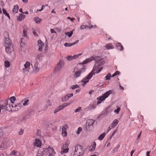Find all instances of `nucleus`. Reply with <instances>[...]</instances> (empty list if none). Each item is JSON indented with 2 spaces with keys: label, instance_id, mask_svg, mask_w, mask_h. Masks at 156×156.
<instances>
[{
  "label": "nucleus",
  "instance_id": "obj_1",
  "mask_svg": "<svg viewBox=\"0 0 156 156\" xmlns=\"http://www.w3.org/2000/svg\"><path fill=\"white\" fill-rule=\"evenodd\" d=\"M102 69L103 67H99V66H96L95 65L94 66L91 72L89 74L87 77L84 78L82 81L81 82L83 83L82 84V85L84 86V84H86L89 81V80L91 78L93 75H94L95 73H98Z\"/></svg>",
  "mask_w": 156,
  "mask_h": 156
},
{
  "label": "nucleus",
  "instance_id": "obj_2",
  "mask_svg": "<svg viewBox=\"0 0 156 156\" xmlns=\"http://www.w3.org/2000/svg\"><path fill=\"white\" fill-rule=\"evenodd\" d=\"M86 67L83 65L82 67L79 69L78 66L75 67L73 69L72 75L73 78L76 79L81 76V74L84 73L86 70Z\"/></svg>",
  "mask_w": 156,
  "mask_h": 156
},
{
  "label": "nucleus",
  "instance_id": "obj_3",
  "mask_svg": "<svg viewBox=\"0 0 156 156\" xmlns=\"http://www.w3.org/2000/svg\"><path fill=\"white\" fill-rule=\"evenodd\" d=\"M84 154L82 149V147L80 145H77L75 147V151L73 156H82Z\"/></svg>",
  "mask_w": 156,
  "mask_h": 156
},
{
  "label": "nucleus",
  "instance_id": "obj_4",
  "mask_svg": "<svg viewBox=\"0 0 156 156\" xmlns=\"http://www.w3.org/2000/svg\"><path fill=\"white\" fill-rule=\"evenodd\" d=\"M5 51L7 53H11L14 51L13 46L12 45L11 41H6L5 42Z\"/></svg>",
  "mask_w": 156,
  "mask_h": 156
},
{
  "label": "nucleus",
  "instance_id": "obj_5",
  "mask_svg": "<svg viewBox=\"0 0 156 156\" xmlns=\"http://www.w3.org/2000/svg\"><path fill=\"white\" fill-rule=\"evenodd\" d=\"M13 103L11 102V101H9V100H5L4 101V104L1 105V106H4L3 108L2 109L6 108V110L9 111H13L12 107V103Z\"/></svg>",
  "mask_w": 156,
  "mask_h": 156
},
{
  "label": "nucleus",
  "instance_id": "obj_6",
  "mask_svg": "<svg viewBox=\"0 0 156 156\" xmlns=\"http://www.w3.org/2000/svg\"><path fill=\"white\" fill-rule=\"evenodd\" d=\"M38 45L39 47V51H43L44 50V52L46 53V52L48 50V46L47 45H44V43L42 41L40 40H38L37 41Z\"/></svg>",
  "mask_w": 156,
  "mask_h": 156
},
{
  "label": "nucleus",
  "instance_id": "obj_7",
  "mask_svg": "<svg viewBox=\"0 0 156 156\" xmlns=\"http://www.w3.org/2000/svg\"><path fill=\"white\" fill-rule=\"evenodd\" d=\"M95 121L92 119H88L87 120L86 123V129L87 130L90 131L94 128V124Z\"/></svg>",
  "mask_w": 156,
  "mask_h": 156
},
{
  "label": "nucleus",
  "instance_id": "obj_8",
  "mask_svg": "<svg viewBox=\"0 0 156 156\" xmlns=\"http://www.w3.org/2000/svg\"><path fill=\"white\" fill-rule=\"evenodd\" d=\"M96 59L100 60V62H101V58L100 57L98 56H92L89 58L86 59L82 63H79V64L83 65L86 64L87 63L90 62L92 60H95L96 61Z\"/></svg>",
  "mask_w": 156,
  "mask_h": 156
},
{
  "label": "nucleus",
  "instance_id": "obj_9",
  "mask_svg": "<svg viewBox=\"0 0 156 156\" xmlns=\"http://www.w3.org/2000/svg\"><path fill=\"white\" fill-rule=\"evenodd\" d=\"M30 62L27 61L24 64V67L22 69V71L24 73H28L30 69Z\"/></svg>",
  "mask_w": 156,
  "mask_h": 156
},
{
  "label": "nucleus",
  "instance_id": "obj_10",
  "mask_svg": "<svg viewBox=\"0 0 156 156\" xmlns=\"http://www.w3.org/2000/svg\"><path fill=\"white\" fill-rule=\"evenodd\" d=\"M22 102L19 103L16 105L14 103H12V110L14 111H17L20 109L22 107Z\"/></svg>",
  "mask_w": 156,
  "mask_h": 156
},
{
  "label": "nucleus",
  "instance_id": "obj_11",
  "mask_svg": "<svg viewBox=\"0 0 156 156\" xmlns=\"http://www.w3.org/2000/svg\"><path fill=\"white\" fill-rule=\"evenodd\" d=\"M64 62L61 60H60L58 63L56 65L55 67V71L56 72L60 70L63 67Z\"/></svg>",
  "mask_w": 156,
  "mask_h": 156
},
{
  "label": "nucleus",
  "instance_id": "obj_12",
  "mask_svg": "<svg viewBox=\"0 0 156 156\" xmlns=\"http://www.w3.org/2000/svg\"><path fill=\"white\" fill-rule=\"evenodd\" d=\"M68 128V125L65 124L63 125L62 128V135L63 136H66V129Z\"/></svg>",
  "mask_w": 156,
  "mask_h": 156
},
{
  "label": "nucleus",
  "instance_id": "obj_13",
  "mask_svg": "<svg viewBox=\"0 0 156 156\" xmlns=\"http://www.w3.org/2000/svg\"><path fill=\"white\" fill-rule=\"evenodd\" d=\"M46 150L48 151V156H53L55 154V152L52 147H48Z\"/></svg>",
  "mask_w": 156,
  "mask_h": 156
},
{
  "label": "nucleus",
  "instance_id": "obj_14",
  "mask_svg": "<svg viewBox=\"0 0 156 156\" xmlns=\"http://www.w3.org/2000/svg\"><path fill=\"white\" fill-rule=\"evenodd\" d=\"M39 69L38 63H35L33 67V72L34 73H37L39 71Z\"/></svg>",
  "mask_w": 156,
  "mask_h": 156
},
{
  "label": "nucleus",
  "instance_id": "obj_15",
  "mask_svg": "<svg viewBox=\"0 0 156 156\" xmlns=\"http://www.w3.org/2000/svg\"><path fill=\"white\" fill-rule=\"evenodd\" d=\"M73 96V93H70L68 94L66 96H65L64 98H62V100L63 101H66L68 100L70 98L72 97Z\"/></svg>",
  "mask_w": 156,
  "mask_h": 156
},
{
  "label": "nucleus",
  "instance_id": "obj_16",
  "mask_svg": "<svg viewBox=\"0 0 156 156\" xmlns=\"http://www.w3.org/2000/svg\"><path fill=\"white\" fill-rule=\"evenodd\" d=\"M118 123V121L117 119L114 120L108 128V129H109L108 131L114 127Z\"/></svg>",
  "mask_w": 156,
  "mask_h": 156
},
{
  "label": "nucleus",
  "instance_id": "obj_17",
  "mask_svg": "<svg viewBox=\"0 0 156 156\" xmlns=\"http://www.w3.org/2000/svg\"><path fill=\"white\" fill-rule=\"evenodd\" d=\"M79 40H76L74 42L72 43H66L64 44V45L65 47H70L77 44L79 42Z\"/></svg>",
  "mask_w": 156,
  "mask_h": 156
},
{
  "label": "nucleus",
  "instance_id": "obj_18",
  "mask_svg": "<svg viewBox=\"0 0 156 156\" xmlns=\"http://www.w3.org/2000/svg\"><path fill=\"white\" fill-rule=\"evenodd\" d=\"M4 37L5 38V42L6 41H11L9 38V33L7 32H5L4 34Z\"/></svg>",
  "mask_w": 156,
  "mask_h": 156
},
{
  "label": "nucleus",
  "instance_id": "obj_19",
  "mask_svg": "<svg viewBox=\"0 0 156 156\" xmlns=\"http://www.w3.org/2000/svg\"><path fill=\"white\" fill-rule=\"evenodd\" d=\"M96 146V143L95 142H94L93 144L90 146L89 150L90 151H93L95 150Z\"/></svg>",
  "mask_w": 156,
  "mask_h": 156
},
{
  "label": "nucleus",
  "instance_id": "obj_20",
  "mask_svg": "<svg viewBox=\"0 0 156 156\" xmlns=\"http://www.w3.org/2000/svg\"><path fill=\"white\" fill-rule=\"evenodd\" d=\"M96 106H94L93 104H90L86 108V109L87 111H88L89 110H91L94 109L95 108Z\"/></svg>",
  "mask_w": 156,
  "mask_h": 156
},
{
  "label": "nucleus",
  "instance_id": "obj_21",
  "mask_svg": "<svg viewBox=\"0 0 156 156\" xmlns=\"http://www.w3.org/2000/svg\"><path fill=\"white\" fill-rule=\"evenodd\" d=\"M105 98L103 95L98 97L97 99V100H98L97 101V104H100L102 101L105 100Z\"/></svg>",
  "mask_w": 156,
  "mask_h": 156
},
{
  "label": "nucleus",
  "instance_id": "obj_22",
  "mask_svg": "<svg viewBox=\"0 0 156 156\" xmlns=\"http://www.w3.org/2000/svg\"><path fill=\"white\" fill-rule=\"evenodd\" d=\"M23 36L24 37H27V33L28 28L26 26H24V27H23Z\"/></svg>",
  "mask_w": 156,
  "mask_h": 156
},
{
  "label": "nucleus",
  "instance_id": "obj_23",
  "mask_svg": "<svg viewBox=\"0 0 156 156\" xmlns=\"http://www.w3.org/2000/svg\"><path fill=\"white\" fill-rule=\"evenodd\" d=\"M11 155H14L15 156H22L20 152L13 150L11 153Z\"/></svg>",
  "mask_w": 156,
  "mask_h": 156
},
{
  "label": "nucleus",
  "instance_id": "obj_24",
  "mask_svg": "<svg viewBox=\"0 0 156 156\" xmlns=\"http://www.w3.org/2000/svg\"><path fill=\"white\" fill-rule=\"evenodd\" d=\"M23 102V105L24 106L28 105L29 104V100L28 98H25L22 101V103Z\"/></svg>",
  "mask_w": 156,
  "mask_h": 156
},
{
  "label": "nucleus",
  "instance_id": "obj_25",
  "mask_svg": "<svg viewBox=\"0 0 156 156\" xmlns=\"http://www.w3.org/2000/svg\"><path fill=\"white\" fill-rule=\"evenodd\" d=\"M25 16L22 14H20L18 16L17 20L19 21H21L25 18Z\"/></svg>",
  "mask_w": 156,
  "mask_h": 156
},
{
  "label": "nucleus",
  "instance_id": "obj_26",
  "mask_svg": "<svg viewBox=\"0 0 156 156\" xmlns=\"http://www.w3.org/2000/svg\"><path fill=\"white\" fill-rule=\"evenodd\" d=\"M35 145L37 147H40L41 145V141L38 139L35 140V142H34Z\"/></svg>",
  "mask_w": 156,
  "mask_h": 156
},
{
  "label": "nucleus",
  "instance_id": "obj_27",
  "mask_svg": "<svg viewBox=\"0 0 156 156\" xmlns=\"http://www.w3.org/2000/svg\"><path fill=\"white\" fill-rule=\"evenodd\" d=\"M105 47L108 50L113 49L114 48V46L111 43H108L106 44L105 45Z\"/></svg>",
  "mask_w": 156,
  "mask_h": 156
},
{
  "label": "nucleus",
  "instance_id": "obj_28",
  "mask_svg": "<svg viewBox=\"0 0 156 156\" xmlns=\"http://www.w3.org/2000/svg\"><path fill=\"white\" fill-rule=\"evenodd\" d=\"M116 46L118 49L121 51L123 50V47L120 43H118L116 44Z\"/></svg>",
  "mask_w": 156,
  "mask_h": 156
},
{
  "label": "nucleus",
  "instance_id": "obj_29",
  "mask_svg": "<svg viewBox=\"0 0 156 156\" xmlns=\"http://www.w3.org/2000/svg\"><path fill=\"white\" fill-rule=\"evenodd\" d=\"M34 20L35 22L37 23H40L42 20L38 17H35L34 18Z\"/></svg>",
  "mask_w": 156,
  "mask_h": 156
},
{
  "label": "nucleus",
  "instance_id": "obj_30",
  "mask_svg": "<svg viewBox=\"0 0 156 156\" xmlns=\"http://www.w3.org/2000/svg\"><path fill=\"white\" fill-rule=\"evenodd\" d=\"M19 9V6L18 5H16L14 6L12 11L14 13H17L18 12Z\"/></svg>",
  "mask_w": 156,
  "mask_h": 156
},
{
  "label": "nucleus",
  "instance_id": "obj_31",
  "mask_svg": "<svg viewBox=\"0 0 156 156\" xmlns=\"http://www.w3.org/2000/svg\"><path fill=\"white\" fill-rule=\"evenodd\" d=\"M112 93V91L111 90H109L107 92H106L103 95L104 96L105 98L106 99L107 98L109 95L111 94Z\"/></svg>",
  "mask_w": 156,
  "mask_h": 156
},
{
  "label": "nucleus",
  "instance_id": "obj_32",
  "mask_svg": "<svg viewBox=\"0 0 156 156\" xmlns=\"http://www.w3.org/2000/svg\"><path fill=\"white\" fill-rule=\"evenodd\" d=\"M42 57L43 56L41 54L38 53L37 54L36 59L37 60H41L42 59Z\"/></svg>",
  "mask_w": 156,
  "mask_h": 156
},
{
  "label": "nucleus",
  "instance_id": "obj_33",
  "mask_svg": "<svg viewBox=\"0 0 156 156\" xmlns=\"http://www.w3.org/2000/svg\"><path fill=\"white\" fill-rule=\"evenodd\" d=\"M69 141L66 142V144L63 145V146L62 147V149H64L66 147H68V146H69Z\"/></svg>",
  "mask_w": 156,
  "mask_h": 156
},
{
  "label": "nucleus",
  "instance_id": "obj_34",
  "mask_svg": "<svg viewBox=\"0 0 156 156\" xmlns=\"http://www.w3.org/2000/svg\"><path fill=\"white\" fill-rule=\"evenodd\" d=\"M2 10H3V13L4 15H5L6 16H7L8 17V18L9 19H10V16H9V14L8 13H7V12H6V10L5 9H3Z\"/></svg>",
  "mask_w": 156,
  "mask_h": 156
},
{
  "label": "nucleus",
  "instance_id": "obj_35",
  "mask_svg": "<svg viewBox=\"0 0 156 156\" xmlns=\"http://www.w3.org/2000/svg\"><path fill=\"white\" fill-rule=\"evenodd\" d=\"M4 64L5 67L6 68L9 67L10 66L9 62L8 61H6L5 62Z\"/></svg>",
  "mask_w": 156,
  "mask_h": 156
},
{
  "label": "nucleus",
  "instance_id": "obj_36",
  "mask_svg": "<svg viewBox=\"0 0 156 156\" xmlns=\"http://www.w3.org/2000/svg\"><path fill=\"white\" fill-rule=\"evenodd\" d=\"M79 87V86L78 85L76 84L75 85H72L71 87V88L72 89H74L76 88H78Z\"/></svg>",
  "mask_w": 156,
  "mask_h": 156
},
{
  "label": "nucleus",
  "instance_id": "obj_37",
  "mask_svg": "<svg viewBox=\"0 0 156 156\" xmlns=\"http://www.w3.org/2000/svg\"><path fill=\"white\" fill-rule=\"evenodd\" d=\"M82 54V53L80 54L77 55H75L73 56H72L73 59H75L78 58Z\"/></svg>",
  "mask_w": 156,
  "mask_h": 156
},
{
  "label": "nucleus",
  "instance_id": "obj_38",
  "mask_svg": "<svg viewBox=\"0 0 156 156\" xmlns=\"http://www.w3.org/2000/svg\"><path fill=\"white\" fill-rule=\"evenodd\" d=\"M9 101H11V102L12 103H14V101L16 100V98L14 96H12L10 98V100H9Z\"/></svg>",
  "mask_w": 156,
  "mask_h": 156
},
{
  "label": "nucleus",
  "instance_id": "obj_39",
  "mask_svg": "<svg viewBox=\"0 0 156 156\" xmlns=\"http://www.w3.org/2000/svg\"><path fill=\"white\" fill-rule=\"evenodd\" d=\"M111 74L110 73H108V74L106 76H105L106 80H109L110 79V78L111 77Z\"/></svg>",
  "mask_w": 156,
  "mask_h": 156
},
{
  "label": "nucleus",
  "instance_id": "obj_40",
  "mask_svg": "<svg viewBox=\"0 0 156 156\" xmlns=\"http://www.w3.org/2000/svg\"><path fill=\"white\" fill-rule=\"evenodd\" d=\"M46 104L48 106H51L52 105V104L51 103L50 100L49 99H48L46 101Z\"/></svg>",
  "mask_w": 156,
  "mask_h": 156
},
{
  "label": "nucleus",
  "instance_id": "obj_41",
  "mask_svg": "<svg viewBox=\"0 0 156 156\" xmlns=\"http://www.w3.org/2000/svg\"><path fill=\"white\" fill-rule=\"evenodd\" d=\"M33 33L34 34V36L36 37H37L38 36V35L36 33V31L35 30L34 28H32V29Z\"/></svg>",
  "mask_w": 156,
  "mask_h": 156
},
{
  "label": "nucleus",
  "instance_id": "obj_42",
  "mask_svg": "<svg viewBox=\"0 0 156 156\" xmlns=\"http://www.w3.org/2000/svg\"><path fill=\"white\" fill-rule=\"evenodd\" d=\"M73 34V30L70 32H66V34L69 37H70Z\"/></svg>",
  "mask_w": 156,
  "mask_h": 156
},
{
  "label": "nucleus",
  "instance_id": "obj_43",
  "mask_svg": "<svg viewBox=\"0 0 156 156\" xmlns=\"http://www.w3.org/2000/svg\"><path fill=\"white\" fill-rule=\"evenodd\" d=\"M120 110V108L119 107H118L114 111V112L116 114H118Z\"/></svg>",
  "mask_w": 156,
  "mask_h": 156
},
{
  "label": "nucleus",
  "instance_id": "obj_44",
  "mask_svg": "<svg viewBox=\"0 0 156 156\" xmlns=\"http://www.w3.org/2000/svg\"><path fill=\"white\" fill-rule=\"evenodd\" d=\"M81 110V107H78L76 108V109L75 110L74 112H75L76 113L80 112Z\"/></svg>",
  "mask_w": 156,
  "mask_h": 156
},
{
  "label": "nucleus",
  "instance_id": "obj_45",
  "mask_svg": "<svg viewBox=\"0 0 156 156\" xmlns=\"http://www.w3.org/2000/svg\"><path fill=\"white\" fill-rule=\"evenodd\" d=\"M85 27H86V28H89L91 29L93 27V26L91 25L90 24L88 26L87 25H84Z\"/></svg>",
  "mask_w": 156,
  "mask_h": 156
},
{
  "label": "nucleus",
  "instance_id": "obj_46",
  "mask_svg": "<svg viewBox=\"0 0 156 156\" xmlns=\"http://www.w3.org/2000/svg\"><path fill=\"white\" fill-rule=\"evenodd\" d=\"M63 150H62V151H61V152H62L63 153H67L69 151V149L68 148V147H67V148H66V149H63Z\"/></svg>",
  "mask_w": 156,
  "mask_h": 156
},
{
  "label": "nucleus",
  "instance_id": "obj_47",
  "mask_svg": "<svg viewBox=\"0 0 156 156\" xmlns=\"http://www.w3.org/2000/svg\"><path fill=\"white\" fill-rule=\"evenodd\" d=\"M73 57L71 55L68 56L66 57L67 59L69 61H70L73 59Z\"/></svg>",
  "mask_w": 156,
  "mask_h": 156
},
{
  "label": "nucleus",
  "instance_id": "obj_48",
  "mask_svg": "<svg viewBox=\"0 0 156 156\" xmlns=\"http://www.w3.org/2000/svg\"><path fill=\"white\" fill-rule=\"evenodd\" d=\"M36 134L38 136H40L41 135V131L40 130H38Z\"/></svg>",
  "mask_w": 156,
  "mask_h": 156
},
{
  "label": "nucleus",
  "instance_id": "obj_49",
  "mask_svg": "<svg viewBox=\"0 0 156 156\" xmlns=\"http://www.w3.org/2000/svg\"><path fill=\"white\" fill-rule=\"evenodd\" d=\"M119 74V71H116L115 73H114L112 75V77H113Z\"/></svg>",
  "mask_w": 156,
  "mask_h": 156
},
{
  "label": "nucleus",
  "instance_id": "obj_50",
  "mask_svg": "<svg viewBox=\"0 0 156 156\" xmlns=\"http://www.w3.org/2000/svg\"><path fill=\"white\" fill-rule=\"evenodd\" d=\"M65 107V105L63 104L62 105L60 106L58 108V109H59V110H60L61 109H62Z\"/></svg>",
  "mask_w": 156,
  "mask_h": 156
},
{
  "label": "nucleus",
  "instance_id": "obj_51",
  "mask_svg": "<svg viewBox=\"0 0 156 156\" xmlns=\"http://www.w3.org/2000/svg\"><path fill=\"white\" fill-rule=\"evenodd\" d=\"M82 130V128L80 127H79L78 129V130L77 131L76 133L78 134H79L80 133V132Z\"/></svg>",
  "mask_w": 156,
  "mask_h": 156
},
{
  "label": "nucleus",
  "instance_id": "obj_52",
  "mask_svg": "<svg viewBox=\"0 0 156 156\" xmlns=\"http://www.w3.org/2000/svg\"><path fill=\"white\" fill-rule=\"evenodd\" d=\"M24 130L23 129H21L20 130V131L19 132V134L20 135H22L23 132Z\"/></svg>",
  "mask_w": 156,
  "mask_h": 156
},
{
  "label": "nucleus",
  "instance_id": "obj_53",
  "mask_svg": "<svg viewBox=\"0 0 156 156\" xmlns=\"http://www.w3.org/2000/svg\"><path fill=\"white\" fill-rule=\"evenodd\" d=\"M4 143H2V145L0 146V150H2L4 149Z\"/></svg>",
  "mask_w": 156,
  "mask_h": 156
},
{
  "label": "nucleus",
  "instance_id": "obj_54",
  "mask_svg": "<svg viewBox=\"0 0 156 156\" xmlns=\"http://www.w3.org/2000/svg\"><path fill=\"white\" fill-rule=\"evenodd\" d=\"M48 105H47L46 104L43 108V110H46L48 108Z\"/></svg>",
  "mask_w": 156,
  "mask_h": 156
},
{
  "label": "nucleus",
  "instance_id": "obj_55",
  "mask_svg": "<svg viewBox=\"0 0 156 156\" xmlns=\"http://www.w3.org/2000/svg\"><path fill=\"white\" fill-rule=\"evenodd\" d=\"M67 19H70V20L72 21L73 22V20H75V19L74 18H70L69 17H68Z\"/></svg>",
  "mask_w": 156,
  "mask_h": 156
},
{
  "label": "nucleus",
  "instance_id": "obj_56",
  "mask_svg": "<svg viewBox=\"0 0 156 156\" xmlns=\"http://www.w3.org/2000/svg\"><path fill=\"white\" fill-rule=\"evenodd\" d=\"M80 28L81 30L84 29L86 28V27H85L84 25H81L80 27Z\"/></svg>",
  "mask_w": 156,
  "mask_h": 156
},
{
  "label": "nucleus",
  "instance_id": "obj_57",
  "mask_svg": "<svg viewBox=\"0 0 156 156\" xmlns=\"http://www.w3.org/2000/svg\"><path fill=\"white\" fill-rule=\"evenodd\" d=\"M51 31L52 33H56V32L55 31V30L52 29H51Z\"/></svg>",
  "mask_w": 156,
  "mask_h": 156
},
{
  "label": "nucleus",
  "instance_id": "obj_58",
  "mask_svg": "<svg viewBox=\"0 0 156 156\" xmlns=\"http://www.w3.org/2000/svg\"><path fill=\"white\" fill-rule=\"evenodd\" d=\"M59 110V109H58V108H57V109H55V110L54 111V113H55L57 112Z\"/></svg>",
  "mask_w": 156,
  "mask_h": 156
},
{
  "label": "nucleus",
  "instance_id": "obj_59",
  "mask_svg": "<svg viewBox=\"0 0 156 156\" xmlns=\"http://www.w3.org/2000/svg\"><path fill=\"white\" fill-rule=\"evenodd\" d=\"M36 156H42V154L39 152V151L37 152V154Z\"/></svg>",
  "mask_w": 156,
  "mask_h": 156
},
{
  "label": "nucleus",
  "instance_id": "obj_60",
  "mask_svg": "<svg viewBox=\"0 0 156 156\" xmlns=\"http://www.w3.org/2000/svg\"><path fill=\"white\" fill-rule=\"evenodd\" d=\"M106 135V133H103L100 135L99 136H105Z\"/></svg>",
  "mask_w": 156,
  "mask_h": 156
},
{
  "label": "nucleus",
  "instance_id": "obj_61",
  "mask_svg": "<svg viewBox=\"0 0 156 156\" xmlns=\"http://www.w3.org/2000/svg\"><path fill=\"white\" fill-rule=\"evenodd\" d=\"M118 149H117L116 147H115L113 149V151L112 152H114L115 151H118Z\"/></svg>",
  "mask_w": 156,
  "mask_h": 156
},
{
  "label": "nucleus",
  "instance_id": "obj_62",
  "mask_svg": "<svg viewBox=\"0 0 156 156\" xmlns=\"http://www.w3.org/2000/svg\"><path fill=\"white\" fill-rule=\"evenodd\" d=\"M119 88H120V89H121V90H124L123 87L121 85H119Z\"/></svg>",
  "mask_w": 156,
  "mask_h": 156
},
{
  "label": "nucleus",
  "instance_id": "obj_63",
  "mask_svg": "<svg viewBox=\"0 0 156 156\" xmlns=\"http://www.w3.org/2000/svg\"><path fill=\"white\" fill-rule=\"evenodd\" d=\"M147 156H150V152L147 151L146 152Z\"/></svg>",
  "mask_w": 156,
  "mask_h": 156
},
{
  "label": "nucleus",
  "instance_id": "obj_64",
  "mask_svg": "<svg viewBox=\"0 0 156 156\" xmlns=\"http://www.w3.org/2000/svg\"><path fill=\"white\" fill-rule=\"evenodd\" d=\"M80 91V89H77L76 90V93H79Z\"/></svg>",
  "mask_w": 156,
  "mask_h": 156
}]
</instances>
